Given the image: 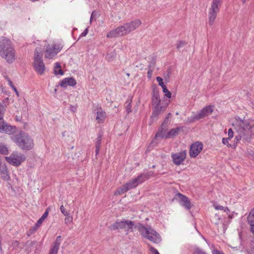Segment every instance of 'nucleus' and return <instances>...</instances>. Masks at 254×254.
I'll use <instances>...</instances> for the list:
<instances>
[{"label": "nucleus", "instance_id": "nucleus-1", "mask_svg": "<svg viewBox=\"0 0 254 254\" xmlns=\"http://www.w3.org/2000/svg\"><path fill=\"white\" fill-rule=\"evenodd\" d=\"M0 56L9 64L16 60V54L12 42L5 38L0 39Z\"/></svg>", "mask_w": 254, "mask_h": 254}, {"label": "nucleus", "instance_id": "nucleus-2", "mask_svg": "<svg viewBox=\"0 0 254 254\" xmlns=\"http://www.w3.org/2000/svg\"><path fill=\"white\" fill-rule=\"evenodd\" d=\"M141 22L139 19H135L129 23H125L110 31L107 35L109 38L123 36L135 30L141 25Z\"/></svg>", "mask_w": 254, "mask_h": 254}, {"label": "nucleus", "instance_id": "nucleus-3", "mask_svg": "<svg viewBox=\"0 0 254 254\" xmlns=\"http://www.w3.org/2000/svg\"><path fill=\"white\" fill-rule=\"evenodd\" d=\"M235 125L239 131L243 135L245 140L249 141L254 137V123L236 118Z\"/></svg>", "mask_w": 254, "mask_h": 254}, {"label": "nucleus", "instance_id": "nucleus-4", "mask_svg": "<svg viewBox=\"0 0 254 254\" xmlns=\"http://www.w3.org/2000/svg\"><path fill=\"white\" fill-rule=\"evenodd\" d=\"M11 139L22 150H31L34 145L33 139L27 133L22 131L12 136Z\"/></svg>", "mask_w": 254, "mask_h": 254}, {"label": "nucleus", "instance_id": "nucleus-5", "mask_svg": "<svg viewBox=\"0 0 254 254\" xmlns=\"http://www.w3.org/2000/svg\"><path fill=\"white\" fill-rule=\"evenodd\" d=\"M8 104V98H4L0 103V132L8 134H12L15 132V127L8 125L3 120V115Z\"/></svg>", "mask_w": 254, "mask_h": 254}, {"label": "nucleus", "instance_id": "nucleus-6", "mask_svg": "<svg viewBox=\"0 0 254 254\" xmlns=\"http://www.w3.org/2000/svg\"><path fill=\"white\" fill-rule=\"evenodd\" d=\"M138 230L142 237L153 243L158 244L161 241L160 235L150 226L146 227L143 225H140Z\"/></svg>", "mask_w": 254, "mask_h": 254}, {"label": "nucleus", "instance_id": "nucleus-7", "mask_svg": "<svg viewBox=\"0 0 254 254\" xmlns=\"http://www.w3.org/2000/svg\"><path fill=\"white\" fill-rule=\"evenodd\" d=\"M222 0H212L208 10V24L212 25L216 19L217 13L220 11Z\"/></svg>", "mask_w": 254, "mask_h": 254}, {"label": "nucleus", "instance_id": "nucleus-8", "mask_svg": "<svg viewBox=\"0 0 254 254\" xmlns=\"http://www.w3.org/2000/svg\"><path fill=\"white\" fill-rule=\"evenodd\" d=\"M153 175V172H149L141 174L136 178L129 180L125 184L128 190H131L135 188L137 186L141 184L150 178Z\"/></svg>", "mask_w": 254, "mask_h": 254}, {"label": "nucleus", "instance_id": "nucleus-9", "mask_svg": "<svg viewBox=\"0 0 254 254\" xmlns=\"http://www.w3.org/2000/svg\"><path fill=\"white\" fill-rule=\"evenodd\" d=\"M133 227H135L134 222L125 219L116 221L109 226V228L111 230L123 229L126 231L130 230L131 231H133Z\"/></svg>", "mask_w": 254, "mask_h": 254}, {"label": "nucleus", "instance_id": "nucleus-10", "mask_svg": "<svg viewBox=\"0 0 254 254\" xmlns=\"http://www.w3.org/2000/svg\"><path fill=\"white\" fill-rule=\"evenodd\" d=\"M35 52L33 62V67L35 71L40 75L44 73L45 70V65L42 60V54L37 50Z\"/></svg>", "mask_w": 254, "mask_h": 254}, {"label": "nucleus", "instance_id": "nucleus-11", "mask_svg": "<svg viewBox=\"0 0 254 254\" xmlns=\"http://www.w3.org/2000/svg\"><path fill=\"white\" fill-rule=\"evenodd\" d=\"M5 159L10 164L15 166H19L25 159V155L17 152H13L8 157H5Z\"/></svg>", "mask_w": 254, "mask_h": 254}, {"label": "nucleus", "instance_id": "nucleus-12", "mask_svg": "<svg viewBox=\"0 0 254 254\" xmlns=\"http://www.w3.org/2000/svg\"><path fill=\"white\" fill-rule=\"evenodd\" d=\"M214 110V106L209 105L203 108L192 117V121L199 120L211 115Z\"/></svg>", "mask_w": 254, "mask_h": 254}, {"label": "nucleus", "instance_id": "nucleus-13", "mask_svg": "<svg viewBox=\"0 0 254 254\" xmlns=\"http://www.w3.org/2000/svg\"><path fill=\"white\" fill-rule=\"evenodd\" d=\"M174 199L179 202V204L186 208L190 210L192 206L190 199L187 196L178 192L174 196Z\"/></svg>", "mask_w": 254, "mask_h": 254}, {"label": "nucleus", "instance_id": "nucleus-14", "mask_svg": "<svg viewBox=\"0 0 254 254\" xmlns=\"http://www.w3.org/2000/svg\"><path fill=\"white\" fill-rule=\"evenodd\" d=\"M203 144L200 141L193 142L190 147L189 155L191 158H195L201 152Z\"/></svg>", "mask_w": 254, "mask_h": 254}, {"label": "nucleus", "instance_id": "nucleus-15", "mask_svg": "<svg viewBox=\"0 0 254 254\" xmlns=\"http://www.w3.org/2000/svg\"><path fill=\"white\" fill-rule=\"evenodd\" d=\"M186 150H182L179 152L173 153L171 155V158L173 163L178 166L183 163L186 158Z\"/></svg>", "mask_w": 254, "mask_h": 254}, {"label": "nucleus", "instance_id": "nucleus-16", "mask_svg": "<svg viewBox=\"0 0 254 254\" xmlns=\"http://www.w3.org/2000/svg\"><path fill=\"white\" fill-rule=\"evenodd\" d=\"M76 84L75 79L73 77H66L61 81L60 85L61 86L66 88L67 86H74Z\"/></svg>", "mask_w": 254, "mask_h": 254}, {"label": "nucleus", "instance_id": "nucleus-17", "mask_svg": "<svg viewBox=\"0 0 254 254\" xmlns=\"http://www.w3.org/2000/svg\"><path fill=\"white\" fill-rule=\"evenodd\" d=\"M96 114V122L99 124L104 123L107 118V114L106 112L104 111L101 107H100L97 108Z\"/></svg>", "mask_w": 254, "mask_h": 254}, {"label": "nucleus", "instance_id": "nucleus-18", "mask_svg": "<svg viewBox=\"0 0 254 254\" xmlns=\"http://www.w3.org/2000/svg\"><path fill=\"white\" fill-rule=\"evenodd\" d=\"M62 242V237L59 236L56 238V240L53 243L49 254H58L60 246Z\"/></svg>", "mask_w": 254, "mask_h": 254}, {"label": "nucleus", "instance_id": "nucleus-19", "mask_svg": "<svg viewBox=\"0 0 254 254\" xmlns=\"http://www.w3.org/2000/svg\"><path fill=\"white\" fill-rule=\"evenodd\" d=\"M247 221L250 226V231L254 235V208L250 211L248 215Z\"/></svg>", "mask_w": 254, "mask_h": 254}, {"label": "nucleus", "instance_id": "nucleus-20", "mask_svg": "<svg viewBox=\"0 0 254 254\" xmlns=\"http://www.w3.org/2000/svg\"><path fill=\"white\" fill-rule=\"evenodd\" d=\"M0 175L2 179L4 181H8L10 179L7 168L5 165L1 164L0 165Z\"/></svg>", "mask_w": 254, "mask_h": 254}, {"label": "nucleus", "instance_id": "nucleus-21", "mask_svg": "<svg viewBox=\"0 0 254 254\" xmlns=\"http://www.w3.org/2000/svg\"><path fill=\"white\" fill-rule=\"evenodd\" d=\"M63 47L60 44H54L51 48L50 51L49 50V58H52L53 56L56 55L62 49Z\"/></svg>", "mask_w": 254, "mask_h": 254}, {"label": "nucleus", "instance_id": "nucleus-22", "mask_svg": "<svg viewBox=\"0 0 254 254\" xmlns=\"http://www.w3.org/2000/svg\"><path fill=\"white\" fill-rule=\"evenodd\" d=\"M53 72L56 75H63L64 73V71L62 69V67L59 63L55 64L54 66Z\"/></svg>", "mask_w": 254, "mask_h": 254}, {"label": "nucleus", "instance_id": "nucleus-23", "mask_svg": "<svg viewBox=\"0 0 254 254\" xmlns=\"http://www.w3.org/2000/svg\"><path fill=\"white\" fill-rule=\"evenodd\" d=\"M128 190L127 188L126 187V184H125L122 187L119 188L115 191L114 195L116 196L121 195Z\"/></svg>", "mask_w": 254, "mask_h": 254}, {"label": "nucleus", "instance_id": "nucleus-24", "mask_svg": "<svg viewBox=\"0 0 254 254\" xmlns=\"http://www.w3.org/2000/svg\"><path fill=\"white\" fill-rule=\"evenodd\" d=\"M180 130V128L176 127L171 129L165 136L166 138H172L177 135Z\"/></svg>", "mask_w": 254, "mask_h": 254}, {"label": "nucleus", "instance_id": "nucleus-25", "mask_svg": "<svg viewBox=\"0 0 254 254\" xmlns=\"http://www.w3.org/2000/svg\"><path fill=\"white\" fill-rule=\"evenodd\" d=\"M160 102L159 93L157 92L154 93L152 99L153 106L160 105Z\"/></svg>", "mask_w": 254, "mask_h": 254}, {"label": "nucleus", "instance_id": "nucleus-26", "mask_svg": "<svg viewBox=\"0 0 254 254\" xmlns=\"http://www.w3.org/2000/svg\"><path fill=\"white\" fill-rule=\"evenodd\" d=\"M48 216V208H47L42 216V217L38 220L37 223H36V227H39L42 223H43V221L46 218V217Z\"/></svg>", "mask_w": 254, "mask_h": 254}, {"label": "nucleus", "instance_id": "nucleus-27", "mask_svg": "<svg viewBox=\"0 0 254 254\" xmlns=\"http://www.w3.org/2000/svg\"><path fill=\"white\" fill-rule=\"evenodd\" d=\"M154 109L153 111L152 117L157 116L162 111V107L160 105L153 106Z\"/></svg>", "mask_w": 254, "mask_h": 254}, {"label": "nucleus", "instance_id": "nucleus-28", "mask_svg": "<svg viewBox=\"0 0 254 254\" xmlns=\"http://www.w3.org/2000/svg\"><path fill=\"white\" fill-rule=\"evenodd\" d=\"M233 126H234L235 129L236 130V131L239 133V135L238 136H236L235 137V139L236 141H239L242 138H243L244 140H245V137H244L243 135L241 133V132L239 131L238 129L237 128V126L235 125V120L233 123Z\"/></svg>", "mask_w": 254, "mask_h": 254}, {"label": "nucleus", "instance_id": "nucleus-29", "mask_svg": "<svg viewBox=\"0 0 254 254\" xmlns=\"http://www.w3.org/2000/svg\"><path fill=\"white\" fill-rule=\"evenodd\" d=\"M9 153L7 147L4 144H0V154L2 155H7Z\"/></svg>", "mask_w": 254, "mask_h": 254}, {"label": "nucleus", "instance_id": "nucleus-30", "mask_svg": "<svg viewBox=\"0 0 254 254\" xmlns=\"http://www.w3.org/2000/svg\"><path fill=\"white\" fill-rule=\"evenodd\" d=\"M116 54L115 52H111L108 54H107L106 56V59L108 61L111 62L113 59H114L116 57Z\"/></svg>", "mask_w": 254, "mask_h": 254}, {"label": "nucleus", "instance_id": "nucleus-31", "mask_svg": "<svg viewBox=\"0 0 254 254\" xmlns=\"http://www.w3.org/2000/svg\"><path fill=\"white\" fill-rule=\"evenodd\" d=\"M213 206L214 207V208L217 210H223L225 212L229 211V210L227 207H224L223 206H220V205H215V204H214Z\"/></svg>", "mask_w": 254, "mask_h": 254}, {"label": "nucleus", "instance_id": "nucleus-32", "mask_svg": "<svg viewBox=\"0 0 254 254\" xmlns=\"http://www.w3.org/2000/svg\"><path fill=\"white\" fill-rule=\"evenodd\" d=\"M65 217L64 218V223L66 224H68L72 222L73 221V217L69 214L67 216H65Z\"/></svg>", "mask_w": 254, "mask_h": 254}, {"label": "nucleus", "instance_id": "nucleus-33", "mask_svg": "<svg viewBox=\"0 0 254 254\" xmlns=\"http://www.w3.org/2000/svg\"><path fill=\"white\" fill-rule=\"evenodd\" d=\"M60 210L62 214H64V216H67L68 214H70L69 211L66 210V209L64 207V206L63 205H62L60 206Z\"/></svg>", "mask_w": 254, "mask_h": 254}, {"label": "nucleus", "instance_id": "nucleus-34", "mask_svg": "<svg viewBox=\"0 0 254 254\" xmlns=\"http://www.w3.org/2000/svg\"><path fill=\"white\" fill-rule=\"evenodd\" d=\"M163 93H165V96L168 98H170L171 97V92L167 88V87L165 86L162 88Z\"/></svg>", "mask_w": 254, "mask_h": 254}, {"label": "nucleus", "instance_id": "nucleus-35", "mask_svg": "<svg viewBox=\"0 0 254 254\" xmlns=\"http://www.w3.org/2000/svg\"><path fill=\"white\" fill-rule=\"evenodd\" d=\"M156 80L158 82L159 85L162 88L166 86L163 82V79L161 77L157 76L156 77Z\"/></svg>", "mask_w": 254, "mask_h": 254}, {"label": "nucleus", "instance_id": "nucleus-36", "mask_svg": "<svg viewBox=\"0 0 254 254\" xmlns=\"http://www.w3.org/2000/svg\"><path fill=\"white\" fill-rule=\"evenodd\" d=\"M186 42L183 41H180L177 42L176 44V48L178 49H180L181 48H182L186 45Z\"/></svg>", "mask_w": 254, "mask_h": 254}, {"label": "nucleus", "instance_id": "nucleus-37", "mask_svg": "<svg viewBox=\"0 0 254 254\" xmlns=\"http://www.w3.org/2000/svg\"><path fill=\"white\" fill-rule=\"evenodd\" d=\"M230 139V138H223L222 139V143L224 144L227 145V146H230L231 144L229 143V140Z\"/></svg>", "mask_w": 254, "mask_h": 254}, {"label": "nucleus", "instance_id": "nucleus-38", "mask_svg": "<svg viewBox=\"0 0 254 254\" xmlns=\"http://www.w3.org/2000/svg\"><path fill=\"white\" fill-rule=\"evenodd\" d=\"M126 109L127 113H129L131 112V105L130 102H126Z\"/></svg>", "mask_w": 254, "mask_h": 254}, {"label": "nucleus", "instance_id": "nucleus-39", "mask_svg": "<svg viewBox=\"0 0 254 254\" xmlns=\"http://www.w3.org/2000/svg\"><path fill=\"white\" fill-rule=\"evenodd\" d=\"M149 250L150 252H151V253H152L153 254H160L158 252V251L155 249L154 248H153V247L149 245Z\"/></svg>", "mask_w": 254, "mask_h": 254}, {"label": "nucleus", "instance_id": "nucleus-40", "mask_svg": "<svg viewBox=\"0 0 254 254\" xmlns=\"http://www.w3.org/2000/svg\"><path fill=\"white\" fill-rule=\"evenodd\" d=\"M228 138H232L234 136V132H233V131L232 130V129L231 128H230L228 129Z\"/></svg>", "mask_w": 254, "mask_h": 254}, {"label": "nucleus", "instance_id": "nucleus-41", "mask_svg": "<svg viewBox=\"0 0 254 254\" xmlns=\"http://www.w3.org/2000/svg\"><path fill=\"white\" fill-rule=\"evenodd\" d=\"M220 218L216 214L213 218V220L216 225H218L219 224V221H220Z\"/></svg>", "mask_w": 254, "mask_h": 254}, {"label": "nucleus", "instance_id": "nucleus-42", "mask_svg": "<svg viewBox=\"0 0 254 254\" xmlns=\"http://www.w3.org/2000/svg\"><path fill=\"white\" fill-rule=\"evenodd\" d=\"M100 144H101L100 140H99V141H98V142H97V143L96 144V154H97L99 153Z\"/></svg>", "mask_w": 254, "mask_h": 254}, {"label": "nucleus", "instance_id": "nucleus-43", "mask_svg": "<svg viewBox=\"0 0 254 254\" xmlns=\"http://www.w3.org/2000/svg\"><path fill=\"white\" fill-rule=\"evenodd\" d=\"M19 243L17 241H14L12 242V245L14 248H15L16 247H18L19 246Z\"/></svg>", "mask_w": 254, "mask_h": 254}, {"label": "nucleus", "instance_id": "nucleus-44", "mask_svg": "<svg viewBox=\"0 0 254 254\" xmlns=\"http://www.w3.org/2000/svg\"><path fill=\"white\" fill-rule=\"evenodd\" d=\"M6 79L7 80V81H8V84L12 88V89H13V87H15L13 85V83H12V82L11 81V80L8 77H6Z\"/></svg>", "mask_w": 254, "mask_h": 254}, {"label": "nucleus", "instance_id": "nucleus-45", "mask_svg": "<svg viewBox=\"0 0 254 254\" xmlns=\"http://www.w3.org/2000/svg\"><path fill=\"white\" fill-rule=\"evenodd\" d=\"M39 227H36V224H35L34 225V226L31 227V228L30 229V231H31V233H34L38 229V228Z\"/></svg>", "mask_w": 254, "mask_h": 254}, {"label": "nucleus", "instance_id": "nucleus-46", "mask_svg": "<svg viewBox=\"0 0 254 254\" xmlns=\"http://www.w3.org/2000/svg\"><path fill=\"white\" fill-rule=\"evenodd\" d=\"M195 254H206L204 252L201 250H196L195 252Z\"/></svg>", "mask_w": 254, "mask_h": 254}, {"label": "nucleus", "instance_id": "nucleus-47", "mask_svg": "<svg viewBox=\"0 0 254 254\" xmlns=\"http://www.w3.org/2000/svg\"><path fill=\"white\" fill-rule=\"evenodd\" d=\"M12 89L15 92V93L16 94L17 96L18 97L19 96V93H18L16 88L15 87H13V89Z\"/></svg>", "mask_w": 254, "mask_h": 254}, {"label": "nucleus", "instance_id": "nucleus-48", "mask_svg": "<svg viewBox=\"0 0 254 254\" xmlns=\"http://www.w3.org/2000/svg\"><path fill=\"white\" fill-rule=\"evenodd\" d=\"M88 33V30L86 29L82 33L81 36H85Z\"/></svg>", "mask_w": 254, "mask_h": 254}, {"label": "nucleus", "instance_id": "nucleus-49", "mask_svg": "<svg viewBox=\"0 0 254 254\" xmlns=\"http://www.w3.org/2000/svg\"><path fill=\"white\" fill-rule=\"evenodd\" d=\"M94 13V11H93V12L92 13V14H91V18H90V21H91L93 20Z\"/></svg>", "mask_w": 254, "mask_h": 254}, {"label": "nucleus", "instance_id": "nucleus-50", "mask_svg": "<svg viewBox=\"0 0 254 254\" xmlns=\"http://www.w3.org/2000/svg\"><path fill=\"white\" fill-rule=\"evenodd\" d=\"M243 3H245L246 1V0H242Z\"/></svg>", "mask_w": 254, "mask_h": 254}, {"label": "nucleus", "instance_id": "nucleus-51", "mask_svg": "<svg viewBox=\"0 0 254 254\" xmlns=\"http://www.w3.org/2000/svg\"><path fill=\"white\" fill-rule=\"evenodd\" d=\"M71 111H73V106L71 107Z\"/></svg>", "mask_w": 254, "mask_h": 254}, {"label": "nucleus", "instance_id": "nucleus-52", "mask_svg": "<svg viewBox=\"0 0 254 254\" xmlns=\"http://www.w3.org/2000/svg\"><path fill=\"white\" fill-rule=\"evenodd\" d=\"M148 74L149 75H150V74H152V72H150V73L149 72H148Z\"/></svg>", "mask_w": 254, "mask_h": 254}, {"label": "nucleus", "instance_id": "nucleus-53", "mask_svg": "<svg viewBox=\"0 0 254 254\" xmlns=\"http://www.w3.org/2000/svg\"><path fill=\"white\" fill-rule=\"evenodd\" d=\"M148 74L149 75H150V74H152V72H150V73L149 72H148Z\"/></svg>", "mask_w": 254, "mask_h": 254}, {"label": "nucleus", "instance_id": "nucleus-54", "mask_svg": "<svg viewBox=\"0 0 254 254\" xmlns=\"http://www.w3.org/2000/svg\"><path fill=\"white\" fill-rule=\"evenodd\" d=\"M148 74L149 75H150V74H152V72H150V73L149 72H148Z\"/></svg>", "mask_w": 254, "mask_h": 254}, {"label": "nucleus", "instance_id": "nucleus-55", "mask_svg": "<svg viewBox=\"0 0 254 254\" xmlns=\"http://www.w3.org/2000/svg\"><path fill=\"white\" fill-rule=\"evenodd\" d=\"M63 136H64V133H63Z\"/></svg>", "mask_w": 254, "mask_h": 254}, {"label": "nucleus", "instance_id": "nucleus-56", "mask_svg": "<svg viewBox=\"0 0 254 254\" xmlns=\"http://www.w3.org/2000/svg\"><path fill=\"white\" fill-rule=\"evenodd\" d=\"M253 250L254 251V247H253Z\"/></svg>", "mask_w": 254, "mask_h": 254}]
</instances>
